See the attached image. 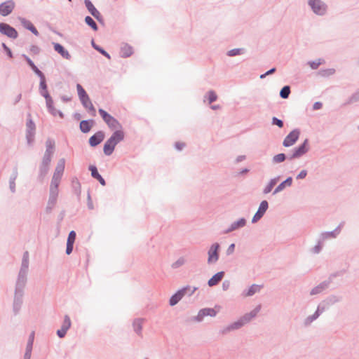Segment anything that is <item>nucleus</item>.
Segmentation results:
<instances>
[{
    "instance_id": "obj_61",
    "label": "nucleus",
    "mask_w": 359,
    "mask_h": 359,
    "mask_svg": "<svg viewBox=\"0 0 359 359\" xmlns=\"http://www.w3.org/2000/svg\"><path fill=\"white\" fill-rule=\"evenodd\" d=\"M234 247H235V245H234V244H231V245L229 246V248L228 250H229V251H230V252H233V250H234Z\"/></svg>"
},
{
    "instance_id": "obj_46",
    "label": "nucleus",
    "mask_w": 359,
    "mask_h": 359,
    "mask_svg": "<svg viewBox=\"0 0 359 359\" xmlns=\"http://www.w3.org/2000/svg\"><path fill=\"white\" fill-rule=\"evenodd\" d=\"M321 63H322L321 60H318V61L310 62L309 64L312 69H316L319 67V65Z\"/></svg>"
},
{
    "instance_id": "obj_54",
    "label": "nucleus",
    "mask_w": 359,
    "mask_h": 359,
    "mask_svg": "<svg viewBox=\"0 0 359 359\" xmlns=\"http://www.w3.org/2000/svg\"><path fill=\"white\" fill-rule=\"evenodd\" d=\"M41 94L45 97V99L50 97L47 89L41 90Z\"/></svg>"
},
{
    "instance_id": "obj_17",
    "label": "nucleus",
    "mask_w": 359,
    "mask_h": 359,
    "mask_svg": "<svg viewBox=\"0 0 359 359\" xmlns=\"http://www.w3.org/2000/svg\"><path fill=\"white\" fill-rule=\"evenodd\" d=\"M80 100L84 106V107L87 109L93 116H95L96 111L89 97H87L86 99H81Z\"/></svg>"
},
{
    "instance_id": "obj_43",
    "label": "nucleus",
    "mask_w": 359,
    "mask_h": 359,
    "mask_svg": "<svg viewBox=\"0 0 359 359\" xmlns=\"http://www.w3.org/2000/svg\"><path fill=\"white\" fill-rule=\"evenodd\" d=\"M28 133L31 134L35 129V125L32 120H29L27 123Z\"/></svg>"
},
{
    "instance_id": "obj_30",
    "label": "nucleus",
    "mask_w": 359,
    "mask_h": 359,
    "mask_svg": "<svg viewBox=\"0 0 359 359\" xmlns=\"http://www.w3.org/2000/svg\"><path fill=\"white\" fill-rule=\"evenodd\" d=\"M61 177L57 176H53L51 184H50V190L51 191H55L57 190L59 183L60 182Z\"/></svg>"
},
{
    "instance_id": "obj_64",
    "label": "nucleus",
    "mask_w": 359,
    "mask_h": 359,
    "mask_svg": "<svg viewBox=\"0 0 359 359\" xmlns=\"http://www.w3.org/2000/svg\"><path fill=\"white\" fill-rule=\"evenodd\" d=\"M246 294H247V296H251V295L254 294L255 293L249 292V293H246Z\"/></svg>"
},
{
    "instance_id": "obj_38",
    "label": "nucleus",
    "mask_w": 359,
    "mask_h": 359,
    "mask_svg": "<svg viewBox=\"0 0 359 359\" xmlns=\"http://www.w3.org/2000/svg\"><path fill=\"white\" fill-rule=\"evenodd\" d=\"M243 49L242 48H235V49H232L231 50H229L228 52V55L229 56H235V55H241L242 53H243Z\"/></svg>"
},
{
    "instance_id": "obj_62",
    "label": "nucleus",
    "mask_w": 359,
    "mask_h": 359,
    "mask_svg": "<svg viewBox=\"0 0 359 359\" xmlns=\"http://www.w3.org/2000/svg\"><path fill=\"white\" fill-rule=\"evenodd\" d=\"M211 107H212V109H219V106H218V105H214V106H212Z\"/></svg>"
},
{
    "instance_id": "obj_19",
    "label": "nucleus",
    "mask_w": 359,
    "mask_h": 359,
    "mask_svg": "<svg viewBox=\"0 0 359 359\" xmlns=\"http://www.w3.org/2000/svg\"><path fill=\"white\" fill-rule=\"evenodd\" d=\"M85 4L89 12L91 13V15H93L95 18L98 19L100 15V13L95 8L93 4L89 0H86Z\"/></svg>"
},
{
    "instance_id": "obj_7",
    "label": "nucleus",
    "mask_w": 359,
    "mask_h": 359,
    "mask_svg": "<svg viewBox=\"0 0 359 359\" xmlns=\"http://www.w3.org/2000/svg\"><path fill=\"white\" fill-rule=\"evenodd\" d=\"M309 5L316 14L323 15L325 12V6L320 0H310Z\"/></svg>"
},
{
    "instance_id": "obj_23",
    "label": "nucleus",
    "mask_w": 359,
    "mask_h": 359,
    "mask_svg": "<svg viewBox=\"0 0 359 359\" xmlns=\"http://www.w3.org/2000/svg\"><path fill=\"white\" fill-rule=\"evenodd\" d=\"M223 276L224 272H218L209 280L208 285L210 286L217 285L222 279Z\"/></svg>"
},
{
    "instance_id": "obj_28",
    "label": "nucleus",
    "mask_w": 359,
    "mask_h": 359,
    "mask_svg": "<svg viewBox=\"0 0 359 359\" xmlns=\"http://www.w3.org/2000/svg\"><path fill=\"white\" fill-rule=\"evenodd\" d=\"M26 61L27 62L28 65L30 66V67L32 69V70L39 76H41L42 74H43L34 64V62L26 55H24Z\"/></svg>"
},
{
    "instance_id": "obj_48",
    "label": "nucleus",
    "mask_w": 359,
    "mask_h": 359,
    "mask_svg": "<svg viewBox=\"0 0 359 359\" xmlns=\"http://www.w3.org/2000/svg\"><path fill=\"white\" fill-rule=\"evenodd\" d=\"M93 47L97 50L100 53H101L103 55H104L105 57H107V58H110V55L103 49L96 46L94 43H93Z\"/></svg>"
},
{
    "instance_id": "obj_5",
    "label": "nucleus",
    "mask_w": 359,
    "mask_h": 359,
    "mask_svg": "<svg viewBox=\"0 0 359 359\" xmlns=\"http://www.w3.org/2000/svg\"><path fill=\"white\" fill-rule=\"evenodd\" d=\"M0 32L12 39H16L18 35L13 27L6 23H0Z\"/></svg>"
},
{
    "instance_id": "obj_21",
    "label": "nucleus",
    "mask_w": 359,
    "mask_h": 359,
    "mask_svg": "<svg viewBox=\"0 0 359 359\" xmlns=\"http://www.w3.org/2000/svg\"><path fill=\"white\" fill-rule=\"evenodd\" d=\"M90 170L91 171L92 176L94 178L97 179L102 185L104 186L105 185V181L102 178V177L98 173L96 167L93 166V165H91L90 167Z\"/></svg>"
},
{
    "instance_id": "obj_13",
    "label": "nucleus",
    "mask_w": 359,
    "mask_h": 359,
    "mask_svg": "<svg viewBox=\"0 0 359 359\" xmlns=\"http://www.w3.org/2000/svg\"><path fill=\"white\" fill-rule=\"evenodd\" d=\"M104 138V134L102 131H99L93 135L89 139V143L92 147L99 144Z\"/></svg>"
},
{
    "instance_id": "obj_35",
    "label": "nucleus",
    "mask_w": 359,
    "mask_h": 359,
    "mask_svg": "<svg viewBox=\"0 0 359 359\" xmlns=\"http://www.w3.org/2000/svg\"><path fill=\"white\" fill-rule=\"evenodd\" d=\"M34 340V332H32L31 334H29L28 340H27V346H26L27 349L32 350Z\"/></svg>"
},
{
    "instance_id": "obj_3",
    "label": "nucleus",
    "mask_w": 359,
    "mask_h": 359,
    "mask_svg": "<svg viewBox=\"0 0 359 359\" xmlns=\"http://www.w3.org/2000/svg\"><path fill=\"white\" fill-rule=\"evenodd\" d=\"M217 313V311L212 308H204L201 309L198 315L193 317L192 320L196 322H202L205 316L215 317Z\"/></svg>"
},
{
    "instance_id": "obj_37",
    "label": "nucleus",
    "mask_w": 359,
    "mask_h": 359,
    "mask_svg": "<svg viewBox=\"0 0 359 359\" xmlns=\"http://www.w3.org/2000/svg\"><path fill=\"white\" fill-rule=\"evenodd\" d=\"M85 22H86V24L88 25L91 27L94 30H97V25H96L95 22L90 16L86 17Z\"/></svg>"
},
{
    "instance_id": "obj_52",
    "label": "nucleus",
    "mask_w": 359,
    "mask_h": 359,
    "mask_svg": "<svg viewBox=\"0 0 359 359\" xmlns=\"http://www.w3.org/2000/svg\"><path fill=\"white\" fill-rule=\"evenodd\" d=\"M32 350L26 348L25 353L24 355V359H30L31 355H32Z\"/></svg>"
},
{
    "instance_id": "obj_53",
    "label": "nucleus",
    "mask_w": 359,
    "mask_h": 359,
    "mask_svg": "<svg viewBox=\"0 0 359 359\" xmlns=\"http://www.w3.org/2000/svg\"><path fill=\"white\" fill-rule=\"evenodd\" d=\"M73 245L74 244H71V243H67V249H66V253L67 255H69L72 253V250H73Z\"/></svg>"
},
{
    "instance_id": "obj_4",
    "label": "nucleus",
    "mask_w": 359,
    "mask_h": 359,
    "mask_svg": "<svg viewBox=\"0 0 359 359\" xmlns=\"http://www.w3.org/2000/svg\"><path fill=\"white\" fill-rule=\"evenodd\" d=\"M15 6V2L12 0L6 1L0 4V14L7 16L11 14Z\"/></svg>"
},
{
    "instance_id": "obj_15",
    "label": "nucleus",
    "mask_w": 359,
    "mask_h": 359,
    "mask_svg": "<svg viewBox=\"0 0 359 359\" xmlns=\"http://www.w3.org/2000/svg\"><path fill=\"white\" fill-rule=\"evenodd\" d=\"M120 54L123 57H130L133 54V48L129 44L124 43L121 47Z\"/></svg>"
},
{
    "instance_id": "obj_63",
    "label": "nucleus",
    "mask_w": 359,
    "mask_h": 359,
    "mask_svg": "<svg viewBox=\"0 0 359 359\" xmlns=\"http://www.w3.org/2000/svg\"><path fill=\"white\" fill-rule=\"evenodd\" d=\"M319 250H320L319 247H316V252H319Z\"/></svg>"
},
{
    "instance_id": "obj_31",
    "label": "nucleus",
    "mask_w": 359,
    "mask_h": 359,
    "mask_svg": "<svg viewBox=\"0 0 359 359\" xmlns=\"http://www.w3.org/2000/svg\"><path fill=\"white\" fill-rule=\"evenodd\" d=\"M99 114L102 116V119L106 123H109L111 119H112L113 116L108 114L102 109H99Z\"/></svg>"
},
{
    "instance_id": "obj_47",
    "label": "nucleus",
    "mask_w": 359,
    "mask_h": 359,
    "mask_svg": "<svg viewBox=\"0 0 359 359\" xmlns=\"http://www.w3.org/2000/svg\"><path fill=\"white\" fill-rule=\"evenodd\" d=\"M262 289H263L262 285H252L251 286V287L250 288L249 292H257V291L261 290Z\"/></svg>"
},
{
    "instance_id": "obj_40",
    "label": "nucleus",
    "mask_w": 359,
    "mask_h": 359,
    "mask_svg": "<svg viewBox=\"0 0 359 359\" xmlns=\"http://www.w3.org/2000/svg\"><path fill=\"white\" fill-rule=\"evenodd\" d=\"M245 219H241L239 221H238L236 223H234L232 225L231 229L229 231L234 230V229H237L238 227L243 226L245 225Z\"/></svg>"
},
{
    "instance_id": "obj_20",
    "label": "nucleus",
    "mask_w": 359,
    "mask_h": 359,
    "mask_svg": "<svg viewBox=\"0 0 359 359\" xmlns=\"http://www.w3.org/2000/svg\"><path fill=\"white\" fill-rule=\"evenodd\" d=\"M292 177H288L287 178L284 182H283L282 183H280L275 189L273 194H277L278 192H280L282 190H283L286 187H290L291 184H292Z\"/></svg>"
},
{
    "instance_id": "obj_24",
    "label": "nucleus",
    "mask_w": 359,
    "mask_h": 359,
    "mask_svg": "<svg viewBox=\"0 0 359 359\" xmlns=\"http://www.w3.org/2000/svg\"><path fill=\"white\" fill-rule=\"evenodd\" d=\"M46 105H47V107H48V108L49 111H50V113H51L52 114H53L54 116H55V115H57V114H59V116H60V117H62V112L57 111L54 109V107H53V100H52L51 97H49V98H48V99H46Z\"/></svg>"
},
{
    "instance_id": "obj_56",
    "label": "nucleus",
    "mask_w": 359,
    "mask_h": 359,
    "mask_svg": "<svg viewBox=\"0 0 359 359\" xmlns=\"http://www.w3.org/2000/svg\"><path fill=\"white\" fill-rule=\"evenodd\" d=\"M276 71V69L275 68H272L271 69L269 70L267 72H266L264 74H262L260 76V78L261 79H263L264 78L266 75H269V74H271L273 73H274Z\"/></svg>"
},
{
    "instance_id": "obj_16",
    "label": "nucleus",
    "mask_w": 359,
    "mask_h": 359,
    "mask_svg": "<svg viewBox=\"0 0 359 359\" xmlns=\"http://www.w3.org/2000/svg\"><path fill=\"white\" fill-rule=\"evenodd\" d=\"M65 165V160L64 158H61L57 162V166L55 168V172L53 174L54 176L62 177Z\"/></svg>"
},
{
    "instance_id": "obj_33",
    "label": "nucleus",
    "mask_w": 359,
    "mask_h": 359,
    "mask_svg": "<svg viewBox=\"0 0 359 359\" xmlns=\"http://www.w3.org/2000/svg\"><path fill=\"white\" fill-rule=\"evenodd\" d=\"M76 88L80 100L86 99V97H88V94L80 84L76 85Z\"/></svg>"
},
{
    "instance_id": "obj_39",
    "label": "nucleus",
    "mask_w": 359,
    "mask_h": 359,
    "mask_svg": "<svg viewBox=\"0 0 359 359\" xmlns=\"http://www.w3.org/2000/svg\"><path fill=\"white\" fill-rule=\"evenodd\" d=\"M285 159V156L284 154H279L273 156V161L274 163H281L284 161Z\"/></svg>"
},
{
    "instance_id": "obj_55",
    "label": "nucleus",
    "mask_w": 359,
    "mask_h": 359,
    "mask_svg": "<svg viewBox=\"0 0 359 359\" xmlns=\"http://www.w3.org/2000/svg\"><path fill=\"white\" fill-rule=\"evenodd\" d=\"M307 175V172L306 170H302L299 174L297 175V179H304Z\"/></svg>"
},
{
    "instance_id": "obj_60",
    "label": "nucleus",
    "mask_w": 359,
    "mask_h": 359,
    "mask_svg": "<svg viewBox=\"0 0 359 359\" xmlns=\"http://www.w3.org/2000/svg\"><path fill=\"white\" fill-rule=\"evenodd\" d=\"M43 163L46 165H48L49 163H48V153L46 152L45 154V156H44V159H43Z\"/></svg>"
},
{
    "instance_id": "obj_22",
    "label": "nucleus",
    "mask_w": 359,
    "mask_h": 359,
    "mask_svg": "<svg viewBox=\"0 0 359 359\" xmlns=\"http://www.w3.org/2000/svg\"><path fill=\"white\" fill-rule=\"evenodd\" d=\"M21 22L25 28L30 30L34 35H36V36L39 35V32H38L37 29L35 28V27L33 25V24L30 21L22 19L21 20Z\"/></svg>"
},
{
    "instance_id": "obj_58",
    "label": "nucleus",
    "mask_w": 359,
    "mask_h": 359,
    "mask_svg": "<svg viewBox=\"0 0 359 359\" xmlns=\"http://www.w3.org/2000/svg\"><path fill=\"white\" fill-rule=\"evenodd\" d=\"M322 107V103L319 102H316L313 104V109L318 110Z\"/></svg>"
},
{
    "instance_id": "obj_32",
    "label": "nucleus",
    "mask_w": 359,
    "mask_h": 359,
    "mask_svg": "<svg viewBox=\"0 0 359 359\" xmlns=\"http://www.w3.org/2000/svg\"><path fill=\"white\" fill-rule=\"evenodd\" d=\"M80 128L82 132L88 133V131H90V130L91 128V125H90V122L88 121H82L80 123Z\"/></svg>"
},
{
    "instance_id": "obj_26",
    "label": "nucleus",
    "mask_w": 359,
    "mask_h": 359,
    "mask_svg": "<svg viewBox=\"0 0 359 359\" xmlns=\"http://www.w3.org/2000/svg\"><path fill=\"white\" fill-rule=\"evenodd\" d=\"M54 146H55L54 142H53L51 140H48L46 142V152L48 153V163L50 162L51 156L53 152Z\"/></svg>"
},
{
    "instance_id": "obj_41",
    "label": "nucleus",
    "mask_w": 359,
    "mask_h": 359,
    "mask_svg": "<svg viewBox=\"0 0 359 359\" xmlns=\"http://www.w3.org/2000/svg\"><path fill=\"white\" fill-rule=\"evenodd\" d=\"M267 208H268L267 201H263L259 205L258 211H259L260 212H262L264 215V213L266 212Z\"/></svg>"
},
{
    "instance_id": "obj_8",
    "label": "nucleus",
    "mask_w": 359,
    "mask_h": 359,
    "mask_svg": "<svg viewBox=\"0 0 359 359\" xmlns=\"http://www.w3.org/2000/svg\"><path fill=\"white\" fill-rule=\"evenodd\" d=\"M325 311V308L323 306H318V308L316 312L311 316H309L304 322L305 326H309L311 324L314 320H316Z\"/></svg>"
},
{
    "instance_id": "obj_29",
    "label": "nucleus",
    "mask_w": 359,
    "mask_h": 359,
    "mask_svg": "<svg viewBox=\"0 0 359 359\" xmlns=\"http://www.w3.org/2000/svg\"><path fill=\"white\" fill-rule=\"evenodd\" d=\"M278 178L272 179L269 182V183L266 185V187L264 188V194L269 193L272 190L273 187L278 183Z\"/></svg>"
},
{
    "instance_id": "obj_34",
    "label": "nucleus",
    "mask_w": 359,
    "mask_h": 359,
    "mask_svg": "<svg viewBox=\"0 0 359 359\" xmlns=\"http://www.w3.org/2000/svg\"><path fill=\"white\" fill-rule=\"evenodd\" d=\"M71 324H72V323H71L70 318L69 317V316L66 315V316H65L64 320H63L62 325L61 326V328L67 331L70 328Z\"/></svg>"
},
{
    "instance_id": "obj_45",
    "label": "nucleus",
    "mask_w": 359,
    "mask_h": 359,
    "mask_svg": "<svg viewBox=\"0 0 359 359\" xmlns=\"http://www.w3.org/2000/svg\"><path fill=\"white\" fill-rule=\"evenodd\" d=\"M39 77L41 79V81H40V88H41V90L47 89V86L46 84V79H45L44 75L42 74V76H39Z\"/></svg>"
},
{
    "instance_id": "obj_1",
    "label": "nucleus",
    "mask_w": 359,
    "mask_h": 359,
    "mask_svg": "<svg viewBox=\"0 0 359 359\" xmlns=\"http://www.w3.org/2000/svg\"><path fill=\"white\" fill-rule=\"evenodd\" d=\"M261 305H257L254 309H252L249 313H245L243 316H241L237 320L230 323L227 326L223 327L220 330V333L223 335H225L232 331L238 330L245 325L250 323L252 320H254L259 313L261 310Z\"/></svg>"
},
{
    "instance_id": "obj_50",
    "label": "nucleus",
    "mask_w": 359,
    "mask_h": 359,
    "mask_svg": "<svg viewBox=\"0 0 359 359\" xmlns=\"http://www.w3.org/2000/svg\"><path fill=\"white\" fill-rule=\"evenodd\" d=\"M67 332L65 330L61 328L60 330H58L57 331V335L60 337V338H63L65 337V336L67 334Z\"/></svg>"
},
{
    "instance_id": "obj_6",
    "label": "nucleus",
    "mask_w": 359,
    "mask_h": 359,
    "mask_svg": "<svg viewBox=\"0 0 359 359\" xmlns=\"http://www.w3.org/2000/svg\"><path fill=\"white\" fill-rule=\"evenodd\" d=\"M299 133L298 130H294L290 132L285 138L283 143V146L286 147L292 146L298 140Z\"/></svg>"
},
{
    "instance_id": "obj_14",
    "label": "nucleus",
    "mask_w": 359,
    "mask_h": 359,
    "mask_svg": "<svg viewBox=\"0 0 359 359\" xmlns=\"http://www.w3.org/2000/svg\"><path fill=\"white\" fill-rule=\"evenodd\" d=\"M339 298L337 297L336 295H331L329 297H327L326 299L321 302L318 306H323V308H325V311L330 306L333 305L334 304L338 302L339 301Z\"/></svg>"
},
{
    "instance_id": "obj_25",
    "label": "nucleus",
    "mask_w": 359,
    "mask_h": 359,
    "mask_svg": "<svg viewBox=\"0 0 359 359\" xmlns=\"http://www.w3.org/2000/svg\"><path fill=\"white\" fill-rule=\"evenodd\" d=\"M184 293H174L169 300L171 306L176 305L184 297Z\"/></svg>"
},
{
    "instance_id": "obj_57",
    "label": "nucleus",
    "mask_w": 359,
    "mask_h": 359,
    "mask_svg": "<svg viewBox=\"0 0 359 359\" xmlns=\"http://www.w3.org/2000/svg\"><path fill=\"white\" fill-rule=\"evenodd\" d=\"M3 47L5 49V50L7 52L8 56L10 57H13V55H12L11 49L8 47H7L5 43H3Z\"/></svg>"
},
{
    "instance_id": "obj_51",
    "label": "nucleus",
    "mask_w": 359,
    "mask_h": 359,
    "mask_svg": "<svg viewBox=\"0 0 359 359\" xmlns=\"http://www.w3.org/2000/svg\"><path fill=\"white\" fill-rule=\"evenodd\" d=\"M262 216H263V214L262 212H260L259 211H257L255 213V216H254V217L252 219V222H255L256 221L259 219Z\"/></svg>"
},
{
    "instance_id": "obj_27",
    "label": "nucleus",
    "mask_w": 359,
    "mask_h": 359,
    "mask_svg": "<svg viewBox=\"0 0 359 359\" xmlns=\"http://www.w3.org/2000/svg\"><path fill=\"white\" fill-rule=\"evenodd\" d=\"M109 128H110L111 130H117L122 129L121 125L119 123V122L115 118H112V119L109 121V123H107Z\"/></svg>"
},
{
    "instance_id": "obj_11",
    "label": "nucleus",
    "mask_w": 359,
    "mask_h": 359,
    "mask_svg": "<svg viewBox=\"0 0 359 359\" xmlns=\"http://www.w3.org/2000/svg\"><path fill=\"white\" fill-rule=\"evenodd\" d=\"M308 151V141L306 140L304 143L299 147L298 148L295 149L291 156V158H298L303 154H304Z\"/></svg>"
},
{
    "instance_id": "obj_49",
    "label": "nucleus",
    "mask_w": 359,
    "mask_h": 359,
    "mask_svg": "<svg viewBox=\"0 0 359 359\" xmlns=\"http://www.w3.org/2000/svg\"><path fill=\"white\" fill-rule=\"evenodd\" d=\"M272 123L273 124L278 126L279 128H282L283 126V121L276 117L273 118Z\"/></svg>"
},
{
    "instance_id": "obj_59",
    "label": "nucleus",
    "mask_w": 359,
    "mask_h": 359,
    "mask_svg": "<svg viewBox=\"0 0 359 359\" xmlns=\"http://www.w3.org/2000/svg\"><path fill=\"white\" fill-rule=\"evenodd\" d=\"M198 288L197 287H191L190 286H187L184 288H183L182 290H180V292H186L187 290H192V291H195Z\"/></svg>"
},
{
    "instance_id": "obj_9",
    "label": "nucleus",
    "mask_w": 359,
    "mask_h": 359,
    "mask_svg": "<svg viewBox=\"0 0 359 359\" xmlns=\"http://www.w3.org/2000/svg\"><path fill=\"white\" fill-rule=\"evenodd\" d=\"M219 245L218 243L213 244L209 251H208V262L212 263L217 261L219 255H218V250Z\"/></svg>"
},
{
    "instance_id": "obj_18",
    "label": "nucleus",
    "mask_w": 359,
    "mask_h": 359,
    "mask_svg": "<svg viewBox=\"0 0 359 359\" xmlns=\"http://www.w3.org/2000/svg\"><path fill=\"white\" fill-rule=\"evenodd\" d=\"M54 49L55 51L60 53L64 58H66L67 60L70 59L71 56L69 52L67 50H65V48L60 43H55Z\"/></svg>"
},
{
    "instance_id": "obj_36",
    "label": "nucleus",
    "mask_w": 359,
    "mask_h": 359,
    "mask_svg": "<svg viewBox=\"0 0 359 359\" xmlns=\"http://www.w3.org/2000/svg\"><path fill=\"white\" fill-rule=\"evenodd\" d=\"M290 93V88L289 86H284L280 93V95L281 97L285 99L287 98Z\"/></svg>"
},
{
    "instance_id": "obj_2",
    "label": "nucleus",
    "mask_w": 359,
    "mask_h": 359,
    "mask_svg": "<svg viewBox=\"0 0 359 359\" xmlns=\"http://www.w3.org/2000/svg\"><path fill=\"white\" fill-rule=\"evenodd\" d=\"M125 133L123 129L117 130L114 132L112 135L108 139L104 145V153L106 155H110L114 150L116 145L124 139Z\"/></svg>"
},
{
    "instance_id": "obj_42",
    "label": "nucleus",
    "mask_w": 359,
    "mask_h": 359,
    "mask_svg": "<svg viewBox=\"0 0 359 359\" xmlns=\"http://www.w3.org/2000/svg\"><path fill=\"white\" fill-rule=\"evenodd\" d=\"M76 239V233L74 231H70L67 238V243L74 244Z\"/></svg>"
},
{
    "instance_id": "obj_10",
    "label": "nucleus",
    "mask_w": 359,
    "mask_h": 359,
    "mask_svg": "<svg viewBox=\"0 0 359 359\" xmlns=\"http://www.w3.org/2000/svg\"><path fill=\"white\" fill-rule=\"evenodd\" d=\"M22 294L15 293L13 304V311L15 315L19 313L22 304Z\"/></svg>"
},
{
    "instance_id": "obj_44",
    "label": "nucleus",
    "mask_w": 359,
    "mask_h": 359,
    "mask_svg": "<svg viewBox=\"0 0 359 359\" xmlns=\"http://www.w3.org/2000/svg\"><path fill=\"white\" fill-rule=\"evenodd\" d=\"M217 98V95L214 91H210L208 93V101L209 103L215 102Z\"/></svg>"
},
{
    "instance_id": "obj_12",
    "label": "nucleus",
    "mask_w": 359,
    "mask_h": 359,
    "mask_svg": "<svg viewBox=\"0 0 359 359\" xmlns=\"http://www.w3.org/2000/svg\"><path fill=\"white\" fill-rule=\"evenodd\" d=\"M144 321V318H135L133 322V330L138 336H142V325Z\"/></svg>"
}]
</instances>
